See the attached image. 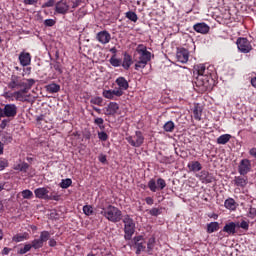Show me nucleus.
I'll return each mask as SVG.
<instances>
[{
	"label": "nucleus",
	"mask_w": 256,
	"mask_h": 256,
	"mask_svg": "<svg viewBox=\"0 0 256 256\" xmlns=\"http://www.w3.org/2000/svg\"><path fill=\"white\" fill-rule=\"evenodd\" d=\"M33 85H35V79L33 78H25V74L22 73V76L13 72L10 81L8 82V89L14 91V99L15 101H20L21 103H25L27 101L26 95L31 91Z\"/></svg>",
	"instance_id": "nucleus-1"
},
{
	"label": "nucleus",
	"mask_w": 256,
	"mask_h": 256,
	"mask_svg": "<svg viewBox=\"0 0 256 256\" xmlns=\"http://www.w3.org/2000/svg\"><path fill=\"white\" fill-rule=\"evenodd\" d=\"M217 85V80L213 76L199 75L195 77L194 87L198 93H211L213 88Z\"/></svg>",
	"instance_id": "nucleus-2"
},
{
	"label": "nucleus",
	"mask_w": 256,
	"mask_h": 256,
	"mask_svg": "<svg viewBox=\"0 0 256 256\" xmlns=\"http://www.w3.org/2000/svg\"><path fill=\"white\" fill-rule=\"evenodd\" d=\"M102 211L100 215H103L107 221L111 223H119L123 219V212L117 206L109 204L106 208L103 205L99 206Z\"/></svg>",
	"instance_id": "nucleus-3"
},
{
	"label": "nucleus",
	"mask_w": 256,
	"mask_h": 256,
	"mask_svg": "<svg viewBox=\"0 0 256 256\" xmlns=\"http://www.w3.org/2000/svg\"><path fill=\"white\" fill-rule=\"evenodd\" d=\"M122 223H124V239L125 241H131V239H133V235H135L136 230L135 220H133L131 215L126 214L122 218Z\"/></svg>",
	"instance_id": "nucleus-4"
},
{
	"label": "nucleus",
	"mask_w": 256,
	"mask_h": 256,
	"mask_svg": "<svg viewBox=\"0 0 256 256\" xmlns=\"http://www.w3.org/2000/svg\"><path fill=\"white\" fill-rule=\"evenodd\" d=\"M34 195L36 199H44L45 201H60L61 199V195L57 192H52L51 195H49V190L46 187L36 188Z\"/></svg>",
	"instance_id": "nucleus-5"
},
{
	"label": "nucleus",
	"mask_w": 256,
	"mask_h": 256,
	"mask_svg": "<svg viewBox=\"0 0 256 256\" xmlns=\"http://www.w3.org/2000/svg\"><path fill=\"white\" fill-rule=\"evenodd\" d=\"M2 107H0V119H15L17 117L19 108L16 104H2Z\"/></svg>",
	"instance_id": "nucleus-6"
},
{
	"label": "nucleus",
	"mask_w": 256,
	"mask_h": 256,
	"mask_svg": "<svg viewBox=\"0 0 256 256\" xmlns=\"http://www.w3.org/2000/svg\"><path fill=\"white\" fill-rule=\"evenodd\" d=\"M49 239H51V233H49V231L44 230L40 232V237L31 242L32 249H42L43 245H45Z\"/></svg>",
	"instance_id": "nucleus-7"
},
{
	"label": "nucleus",
	"mask_w": 256,
	"mask_h": 256,
	"mask_svg": "<svg viewBox=\"0 0 256 256\" xmlns=\"http://www.w3.org/2000/svg\"><path fill=\"white\" fill-rule=\"evenodd\" d=\"M126 141L131 147L139 148L145 143V136H143V132L138 130L135 132L134 136H127Z\"/></svg>",
	"instance_id": "nucleus-8"
},
{
	"label": "nucleus",
	"mask_w": 256,
	"mask_h": 256,
	"mask_svg": "<svg viewBox=\"0 0 256 256\" xmlns=\"http://www.w3.org/2000/svg\"><path fill=\"white\" fill-rule=\"evenodd\" d=\"M236 45L240 53L247 54L253 51V46L251 45V42L245 37L237 38Z\"/></svg>",
	"instance_id": "nucleus-9"
},
{
	"label": "nucleus",
	"mask_w": 256,
	"mask_h": 256,
	"mask_svg": "<svg viewBox=\"0 0 256 256\" xmlns=\"http://www.w3.org/2000/svg\"><path fill=\"white\" fill-rule=\"evenodd\" d=\"M141 241H145V238L143 237V235H138L132 239V244H128L129 247H134V249H136L135 251L136 255L143 253V251L147 249V247L145 246V243Z\"/></svg>",
	"instance_id": "nucleus-10"
},
{
	"label": "nucleus",
	"mask_w": 256,
	"mask_h": 256,
	"mask_svg": "<svg viewBox=\"0 0 256 256\" xmlns=\"http://www.w3.org/2000/svg\"><path fill=\"white\" fill-rule=\"evenodd\" d=\"M167 187V182H165V179L158 178L157 181L155 179H151L148 182V188L152 193H157V191H163Z\"/></svg>",
	"instance_id": "nucleus-11"
},
{
	"label": "nucleus",
	"mask_w": 256,
	"mask_h": 256,
	"mask_svg": "<svg viewBox=\"0 0 256 256\" xmlns=\"http://www.w3.org/2000/svg\"><path fill=\"white\" fill-rule=\"evenodd\" d=\"M199 77V75H202L204 77H213L215 79V74L205 66V64H197L194 66V76Z\"/></svg>",
	"instance_id": "nucleus-12"
},
{
	"label": "nucleus",
	"mask_w": 256,
	"mask_h": 256,
	"mask_svg": "<svg viewBox=\"0 0 256 256\" xmlns=\"http://www.w3.org/2000/svg\"><path fill=\"white\" fill-rule=\"evenodd\" d=\"M69 9H71V7L67 3V0H60L55 4V15H67Z\"/></svg>",
	"instance_id": "nucleus-13"
},
{
	"label": "nucleus",
	"mask_w": 256,
	"mask_h": 256,
	"mask_svg": "<svg viewBox=\"0 0 256 256\" xmlns=\"http://www.w3.org/2000/svg\"><path fill=\"white\" fill-rule=\"evenodd\" d=\"M251 171V160L245 158L242 159L238 165V173L245 176Z\"/></svg>",
	"instance_id": "nucleus-14"
},
{
	"label": "nucleus",
	"mask_w": 256,
	"mask_h": 256,
	"mask_svg": "<svg viewBox=\"0 0 256 256\" xmlns=\"http://www.w3.org/2000/svg\"><path fill=\"white\" fill-rule=\"evenodd\" d=\"M124 91L121 90H103L102 96L105 99H110L112 101H117V98L115 97H123Z\"/></svg>",
	"instance_id": "nucleus-15"
},
{
	"label": "nucleus",
	"mask_w": 256,
	"mask_h": 256,
	"mask_svg": "<svg viewBox=\"0 0 256 256\" xmlns=\"http://www.w3.org/2000/svg\"><path fill=\"white\" fill-rule=\"evenodd\" d=\"M136 53H138L139 59H144L146 61H151V52L147 50V46L144 44H139L136 47Z\"/></svg>",
	"instance_id": "nucleus-16"
},
{
	"label": "nucleus",
	"mask_w": 256,
	"mask_h": 256,
	"mask_svg": "<svg viewBox=\"0 0 256 256\" xmlns=\"http://www.w3.org/2000/svg\"><path fill=\"white\" fill-rule=\"evenodd\" d=\"M176 59L179 63H187L189 61V50L184 47L177 48Z\"/></svg>",
	"instance_id": "nucleus-17"
},
{
	"label": "nucleus",
	"mask_w": 256,
	"mask_h": 256,
	"mask_svg": "<svg viewBox=\"0 0 256 256\" xmlns=\"http://www.w3.org/2000/svg\"><path fill=\"white\" fill-rule=\"evenodd\" d=\"M57 59H59V52H56V59H51L50 69H54L57 75H63V64Z\"/></svg>",
	"instance_id": "nucleus-18"
},
{
	"label": "nucleus",
	"mask_w": 256,
	"mask_h": 256,
	"mask_svg": "<svg viewBox=\"0 0 256 256\" xmlns=\"http://www.w3.org/2000/svg\"><path fill=\"white\" fill-rule=\"evenodd\" d=\"M223 233H227L228 236L235 235V233H237V223H226L223 229L219 232V235H223Z\"/></svg>",
	"instance_id": "nucleus-19"
},
{
	"label": "nucleus",
	"mask_w": 256,
	"mask_h": 256,
	"mask_svg": "<svg viewBox=\"0 0 256 256\" xmlns=\"http://www.w3.org/2000/svg\"><path fill=\"white\" fill-rule=\"evenodd\" d=\"M97 41L102 45H107L111 41V34L107 30H103L97 33L96 35Z\"/></svg>",
	"instance_id": "nucleus-20"
},
{
	"label": "nucleus",
	"mask_w": 256,
	"mask_h": 256,
	"mask_svg": "<svg viewBox=\"0 0 256 256\" xmlns=\"http://www.w3.org/2000/svg\"><path fill=\"white\" fill-rule=\"evenodd\" d=\"M200 181L202 183H205L206 185L209 183H213V181H215V177L209 173V171L207 170H202L199 175H198Z\"/></svg>",
	"instance_id": "nucleus-21"
},
{
	"label": "nucleus",
	"mask_w": 256,
	"mask_h": 256,
	"mask_svg": "<svg viewBox=\"0 0 256 256\" xmlns=\"http://www.w3.org/2000/svg\"><path fill=\"white\" fill-rule=\"evenodd\" d=\"M193 29L194 31H196V33H201V35H207V33H209V31L211 30V27H209V25H207V23L205 22H200L194 24Z\"/></svg>",
	"instance_id": "nucleus-22"
},
{
	"label": "nucleus",
	"mask_w": 256,
	"mask_h": 256,
	"mask_svg": "<svg viewBox=\"0 0 256 256\" xmlns=\"http://www.w3.org/2000/svg\"><path fill=\"white\" fill-rule=\"evenodd\" d=\"M18 59L22 67L31 65V54L29 52H21Z\"/></svg>",
	"instance_id": "nucleus-23"
},
{
	"label": "nucleus",
	"mask_w": 256,
	"mask_h": 256,
	"mask_svg": "<svg viewBox=\"0 0 256 256\" xmlns=\"http://www.w3.org/2000/svg\"><path fill=\"white\" fill-rule=\"evenodd\" d=\"M119 109V105L117 102H110L107 107L105 108L106 112L105 115L108 117L117 115V110Z\"/></svg>",
	"instance_id": "nucleus-24"
},
{
	"label": "nucleus",
	"mask_w": 256,
	"mask_h": 256,
	"mask_svg": "<svg viewBox=\"0 0 256 256\" xmlns=\"http://www.w3.org/2000/svg\"><path fill=\"white\" fill-rule=\"evenodd\" d=\"M116 85L119 87L116 91H127L129 89V82L123 76L116 79Z\"/></svg>",
	"instance_id": "nucleus-25"
},
{
	"label": "nucleus",
	"mask_w": 256,
	"mask_h": 256,
	"mask_svg": "<svg viewBox=\"0 0 256 256\" xmlns=\"http://www.w3.org/2000/svg\"><path fill=\"white\" fill-rule=\"evenodd\" d=\"M123 55L124 58L121 63V66L123 67V69H125V71H129V69L131 68V64L133 63V57L127 52H124Z\"/></svg>",
	"instance_id": "nucleus-26"
},
{
	"label": "nucleus",
	"mask_w": 256,
	"mask_h": 256,
	"mask_svg": "<svg viewBox=\"0 0 256 256\" xmlns=\"http://www.w3.org/2000/svg\"><path fill=\"white\" fill-rule=\"evenodd\" d=\"M0 139L4 145L13 143V135L7 131H0Z\"/></svg>",
	"instance_id": "nucleus-27"
},
{
	"label": "nucleus",
	"mask_w": 256,
	"mask_h": 256,
	"mask_svg": "<svg viewBox=\"0 0 256 256\" xmlns=\"http://www.w3.org/2000/svg\"><path fill=\"white\" fill-rule=\"evenodd\" d=\"M187 167L189 171H193V173H198V171H201V169H203V165H201V162L199 161H192L188 163Z\"/></svg>",
	"instance_id": "nucleus-28"
},
{
	"label": "nucleus",
	"mask_w": 256,
	"mask_h": 256,
	"mask_svg": "<svg viewBox=\"0 0 256 256\" xmlns=\"http://www.w3.org/2000/svg\"><path fill=\"white\" fill-rule=\"evenodd\" d=\"M29 234L27 232L24 233H18L12 237V241L14 243H21V241H27L29 240Z\"/></svg>",
	"instance_id": "nucleus-29"
},
{
	"label": "nucleus",
	"mask_w": 256,
	"mask_h": 256,
	"mask_svg": "<svg viewBox=\"0 0 256 256\" xmlns=\"http://www.w3.org/2000/svg\"><path fill=\"white\" fill-rule=\"evenodd\" d=\"M47 93H59L61 91V85L52 82L45 86Z\"/></svg>",
	"instance_id": "nucleus-30"
},
{
	"label": "nucleus",
	"mask_w": 256,
	"mask_h": 256,
	"mask_svg": "<svg viewBox=\"0 0 256 256\" xmlns=\"http://www.w3.org/2000/svg\"><path fill=\"white\" fill-rule=\"evenodd\" d=\"M156 243H157V240L155 238V235L151 236L148 239V242H147V253H148V255H152L153 249H155V244Z\"/></svg>",
	"instance_id": "nucleus-31"
},
{
	"label": "nucleus",
	"mask_w": 256,
	"mask_h": 256,
	"mask_svg": "<svg viewBox=\"0 0 256 256\" xmlns=\"http://www.w3.org/2000/svg\"><path fill=\"white\" fill-rule=\"evenodd\" d=\"M224 207L230 211H235L237 209V202L233 198H228L224 202Z\"/></svg>",
	"instance_id": "nucleus-32"
},
{
	"label": "nucleus",
	"mask_w": 256,
	"mask_h": 256,
	"mask_svg": "<svg viewBox=\"0 0 256 256\" xmlns=\"http://www.w3.org/2000/svg\"><path fill=\"white\" fill-rule=\"evenodd\" d=\"M233 182L236 187H242V188L247 187V183H248L247 178L245 179L241 176H235Z\"/></svg>",
	"instance_id": "nucleus-33"
},
{
	"label": "nucleus",
	"mask_w": 256,
	"mask_h": 256,
	"mask_svg": "<svg viewBox=\"0 0 256 256\" xmlns=\"http://www.w3.org/2000/svg\"><path fill=\"white\" fill-rule=\"evenodd\" d=\"M219 229H220L219 222H210L207 224L206 232L211 234L219 231Z\"/></svg>",
	"instance_id": "nucleus-34"
},
{
	"label": "nucleus",
	"mask_w": 256,
	"mask_h": 256,
	"mask_svg": "<svg viewBox=\"0 0 256 256\" xmlns=\"http://www.w3.org/2000/svg\"><path fill=\"white\" fill-rule=\"evenodd\" d=\"M193 115H194V119L196 121H201V117L203 115V108H201V106H199V104H196L194 106Z\"/></svg>",
	"instance_id": "nucleus-35"
},
{
	"label": "nucleus",
	"mask_w": 256,
	"mask_h": 256,
	"mask_svg": "<svg viewBox=\"0 0 256 256\" xmlns=\"http://www.w3.org/2000/svg\"><path fill=\"white\" fill-rule=\"evenodd\" d=\"M228 141H231V134H223L217 138L216 143L218 145H227Z\"/></svg>",
	"instance_id": "nucleus-36"
},
{
	"label": "nucleus",
	"mask_w": 256,
	"mask_h": 256,
	"mask_svg": "<svg viewBox=\"0 0 256 256\" xmlns=\"http://www.w3.org/2000/svg\"><path fill=\"white\" fill-rule=\"evenodd\" d=\"M159 163H162L163 165H172V163H175V156H162L159 159Z\"/></svg>",
	"instance_id": "nucleus-37"
},
{
	"label": "nucleus",
	"mask_w": 256,
	"mask_h": 256,
	"mask_svg": "<svg viewBox=\"0 0 256 256\" xmlns=\"http://www.w3.org/2000/svg\"><path fill=\"white\" fill-rule=\"evenodd\" d=\"M150 60L145 59H139V61L136 62L134 65L135 71H139V69H145L147 67V63H149Z\"/></svg>",
	"instance_id": "nucleus-38"
},
{
	"label": "nucleus",
	"mask_w": 256,
	"mask_h": 256,
	"mask_svg": "<svg viewBox=\"0 0 256 256\" xmlns=\"http://www.w3.org/2000/svg\"><path fill=\"white\" fill-rule=\"evenodd\" d=\"M126 19H129V21H132L133 23H137L139 21V17L137 16V13L133 11H128L125 14Z\"/></svg>",
	"instance_id": "nucleus-39"
},
{
	"label": "nucleus",
	"mask_w": 256,
	"mask_h": 256,
	"mask_svg": "<svg viewBox=\"0 0 256 256\" xmlns=\"http://www.w3.org/2000/svg\"><path fill=\"white\" fill-rule=\"evenodd\" d=\"M73 185V180L71 178L62 179L60 182L61 189H69Z\"/></svg>",
	"instance_id": "nucleus-40"
},
{
	"label": "nucleus",
	"mask_w": 256,
	"mask_h": 256,
	"mask_svg": "<svg viewBox=\"0 0 256 256\" xmlns=\"http://www.w3.org/2000/svg\"><path fill=\"white\" fill-rule=\"evenodd\" d=\"M163 129L166 131V133H173L175 129V123H173V121H168L164 124Z\"/></svg>",
	"instance_id": "nucleus-41"
},
{
	"label": "nucleus",
	"mask_w": 256,
	"mask_h": 256,
	"mask_svg": "<svg viewBox=\"0 0 256 256\" xmlns=\"http://www.w3.org/2000/svg\"><path fill=\"white\" fill-rule=\"evenodd\" d=\"M91 105H98V107H103V98L96 96L90 99Z\"/></svg>",
	"instance_id": "nucleus-42"
},
{
	"label": "nucleus",
	"mask_w": 256,
	"mask_h": 256,
	"mask_svg": "<svg viewBox=\"0 0 256 256\" xmlns=\"http://www.w3.org/2000/svg\"><path fill=\"white\" fill-rule=\"evenodd\" d=\"M149 215L152 217H159L163 213V208H152L149 210Z\"/></svg>",
	"instance_id": "nucleus-43"
},
{
	"label": "nucleus",
	"mask_w": 256,
	"mask_h": 256,
	"mask_svg": "<svg viewBox=\"0 0 256 256\" xmlns=\"http://www.w3.org/2000/svg\"><path fill=\"white\" fill-rule=\"evenodd\" d=\"M33 249V246L31 244H25L23 248H20L18 250V255H25V253H29Z\"/></svg>",
	"instance_id": "nucleus-44"
},
{
	"label": "nucleus",
	"mask_w": 256,
	"mask_h": 256,
	"mask_svg": "<svg viewBox=\"0 0 256 256\" xmlns=\"http://www.w3.org/2000/svg\"><path fill=\"white\" fill-rule=\"evenodd\" d=\"M83 213L84 215H87V217H90V215H94L93 206L91 205H85L83 206Z\"/></svg>",
	"instance_id": "nucleus-45"
},
{
	"label": "nucleus",
	"mask_w": 256,
	"mask_h": 256,
	"mask_svg": "<svg viewBox=\"0 0 256 256\" xmlns=\"http://www.w3.org/2000/svg\"><path fill=\"white\" fill-rule=\"evenodd\" d=\"M9 167V160L4 157H0V171H5Z\"/></svg>",
	"instance_id": "nucleus-46"
},
{
	"label": "nucleus",
	"mask_w": 256,
	"mask_h": 256,
	"mask_svg": "<svg viewBox=\"0 0 256 256\" xmlns=\"http://www.w3.org/2000/svg\"><path fill=\"white\" fill-rule=\"evenodd\" d=\"M109 61L112 67H121L122 61L121 59H117V56H112Z\"/></svg>",
	"instance_id": "nucleus-47"
},
{
	"label": "nucleus",
	"mask_w": 256,
	"mask_h": 256,
	"mask_svg": "<svg viewBox=\"0 0 256 256\" xmlns=\"http://www.w3.org/2000/svg\"><path fill=\"white\" fill-rule=\"evenodd\" d=\"M236 227L240 228V229H244V231H249V222L242 220L239 223L236 224Z\"/></svg>",
	"instance_id": "nucleus-48"
},
{
	"label": "nucleus",
	"mask_w": 256,
	"mask_h": 256,
	"mask_svg": "<svg viewBox=\"0 0 256 256\" xmlns=\"http://www.w3.org/2000/svg\"><path fill=\"white\" fill-rule=\"evenodd\" d=\"M23 199H33V192L29 189L23 190L22 192Z\"/></svg>",
	"instance_id": "nucleus-49"
},
{
	"label": "nucleus",
	"mask_w": 256,
	"mask_h": 256,
	"mask_svg": "<svg viewBox=\"0 0 256 256\" xmlns=\"http://www.w3.org/2000/svg\"><path fill=\"white\" fill-rule=\"evenodd\" d=\"M98 139H100V141H107L109 139V134L105 131L98 132Z\"/></svg>",
	"instance_id": "nucleus-50"
},
{
	"label": "nucleus",
	"mask_w": 256,
	"mask_h": 256,
	"mask_svg": "<svg viewBox=\"0 0 256 256\" xmlns=\"http://www.w3.org/2000/svg\"><path fill=\"white\" fill-rule=\"evenodd\" d=\"M103 123H105V120H103V118H96L94 120V124L98 125L99 129H105V126L103 125Z\"/></svg>",
	"instance_id": "nucleus-51"
},
{
	"label": "nucleus",
	"mask_w": 256,
	"mask_h": 256,
	"mask_svg": "<svg viewBox=\"0 0 256 256\" xmlns=\"http://www.w3.org/2000/svg\"><path fill=\"white\" fill-rule=\"evenodd\" d=\"M248 217L250 219H255V217H256V208H254L253 206H250V208H249Z\"/></svg>",
	"instance_id": "nucleus-52"
},
{
	"label": "nucleus",
	"mask_w": 256,
	"mask_h": 256,
	"mask_svg": "<svg viewBox=\"0 0 256 256\" xmlns=\"http://www.w3.org/2000/svg\"><path fill=\"white\" fill-rule=\"evenodd\" d=\"M29 167H30V165H29V163H27V162H22L21 163V173H27V171L29 170Z\"/></svg>",
	"instance_id": "nucleus-53"
},
{
	"label": "nucleus",
	"mask_w": 256,
	"mask_h": 256,
	"mask_svg": "<svg viewBox=\"0 0 256 256\" xmlns=\"http://www.w3.org/2000/svg\"><path fill=\"white\" fill-rule=\"evenodd\" d=\"M55 23H57V21H55L53 19H46L44 21L45 27H53L55 25Z\"/></svg>",
	"instance_id": "nucleus-54"
},
{
	"label": "nucleus",
	"mask_w": 256,
	"mask_h": 256,
	"mask_svg": "<svg viewBox=\"0 0 256 256\" xmlns=\"http://www.w3.org/2000/svg\"><path fill=\"white\" fill-rule=\"evenodd\" d=\"M55 6V0H48L44 4H42V9H45L47 7H54Z\"/></svg>",
	"instance_id": "nucleus-55"
},
{
	"label": "nucleus",
	"mask_w": 256,
	"mask_h": 256,
	"mask_svg": "<svg viewBox=\"0 0 256 256\" xmlns=\"http://www.w3.org/2000/svg\"><path fill=\"white\" fill-rule=\"evenodd\" d=\"M2 96L4 97V99H11V98L15 97V92L6 91L3 93Z\"/></svg>",
	"instance_id": "nucleus-56"
},
{
	"label": "nucleus",
	"mask_w": 256,
	"mask_h": 256,
	"mask_svg": "<svg viewBox=\"0 0 256 256\" xmlns=\"http://www.w3.org/2000/svg\"><path fill=\"white\" fill-rule=\"evenodd\" d=\"M98 161H100V163H103L105 165V163H107V155L105 154H100L98 156Z\"/></svg>",
	"instance_id": "nucleus-57"
},
{
	"label": "nucleus",
	"mask_w": 256,
	"mask_h": 256,
	"mask_svg": "<svg viewBox=\"0 0 256 256\" xmlns=\"http://www.w3.org/2000/svg\"><path fill=\"white\" fill-rule=\"evenodd\" d=\"M83 138L86 140V141H89L91 140V131L87 130L83 133Z\"/></svg>",
	"instance_id": "nucleus-58"
},
{
	"label": "nucleus",
	"mask_w": 256,
	"mask_h": 256,
	"mask_svg": "<svg viewBox=\"0 0 256 256\" xmlns=\"http://www.w3.org/2000/svg\"><path fill=\"white\" fill-rule=\"evenodd\" d=\"M48 244H49V247H57V240L53 239V238H51V239L49 238Z\"/></svg>",
	"instance_id": "nucleus-59"
},
{
	"label": "nucleus",
	"mask_w": 256,
	"mask_h": 256,
	"mask_svg": "<svg viewBox=\"0 0 256 256\" xmlns=\"http://www.w3.org/2000/svg\"><path fill=\"white\" fill-rule=\"evenodd\" d=\"M38 0H23L24 5H36Z\"/></svg>",
	"instance_id": "nucleus-60"
},
{
	"label": "nucleus",
	"mask_w": 256,
	"mask_h": 256,
	"mask_svg": "<svg viewBox=\"0 0 256 256\" xmlns=\"http://www.w3.org/2000/svg\"><path fill=\"white\" fill-rule=\"evenodd\" d=\"M8 123H9L8 119L2 120L1 123H0V129H5V127H7Z\"/></svg>",
	"instance_id": "nucleus-61"
},
{
	"label": "nucleus",
	"mask_w": 256,
	"mask_h": 256,
	"mask_svg": "<svg viewBox=\"0 0 256 256\" xmlns=\"http://www.w3.org/2000/svg\"><path fill=\"white\" fill-rule=\"evenodd\" d=\"M249 155L256 159V147H253L249 150Z\"/></svg>",
	"instance_id": "nucleus-62"
},
{
	"label": "nucleus",
	"mask_w": 256,
	"mask_h": 256,
	"mask_svg": "<svg viewBox=\"0 0 256 256\" xmlns=\"http://www.w3.org/2000/svg\"><path fill=\"white\" fill-rule=\"evenodd\" d=\"M145 201L147 205H153V203H155V200L152 197H146Z\"/></svg>",
	"instance_id": "nucleus-63"
},
{
	"label": "nucleus",
	"mask_w": 256,
	"mask_h": 256,
	"mask_svg": "<svg viewBox=\"0 0 256 256\" xmlns=\"http://www.w3.org/2000/svg\"><path fill=\"white\" fill-rule=\"evenodd\" d=\"M8 253H11V248L4 247L2 250V255H7Z\"/></svg>",
	"instance_id": "nucleus-64"
}]
</instances>
